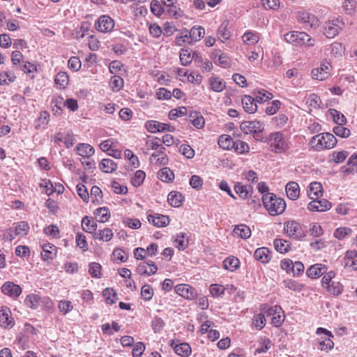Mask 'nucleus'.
<instances>
[{"mask_svg":"<svg viewBox=\"0 0 357 357\" xmlns=\"http://www.w3.org/2000/svg\"><path fill=\"white\" fill-rule=\"evenodd\" d=\"M264 206L271 215H277L282 213L286 208L285 201L277 197L273 193L267 192L261 197Z\"/></svg>","mask_w":357,"mask_h":357,"instance_id":"nucleus-1","label":"nucleus"},{"mask_svg":"<svg viewBox=\"0 0 357 357\" xmlns=\"http://www.w3.org/2000/svg\"><path fill=\"white\" fill-rule=\"evenodd\" d=\"M310 144L313 149L319 151L333 148L337 144V139L333 134L323 132L312 137Z\"/></svg>","mask_w":357,"mask_h":357,"instance_id":"nucleus-2","label":"nucleus"},{"mask_svg":"<svg viewBox=\"0 0 357 357\" xmlns=\"http://www.w3.org/2000/svg\"><path fill=\"white\" fill-rule=\"evenodd\" d=\"M284 40L295 46L310 47L315 45V40L305 32L289 31L284 35Z\"/></svg>","mask_w":357,"mask_h":357,"instance_id":"nucleus-3","label":"nucleus"},{"mask_svg":"<svg viewBox=\"0 0 357 357\" xmlns=\"http://www.w3.org/2000/svg\"><path fill=\"white\" fill-rule=\"evenodd\" d=\"M241 130L246 135H252L256 140H261V132L264 130V125L259 121H243L240 126Z\"/></svg>","mask_w":357,"mask_h":357,"instance_id":"nucleus-4","label":"nucleus"},{"mask_svg":"<svg viewBox=\"0 0 357 357\" xmlns=\"http://www.w3.org/2000/svg\"><path fill=\"white\" fill-rule=\"evenodd\" d=\"M269 143L275 153H282L289 149V143L281 132L271 133L269 136Z\"/></svg>","mask_w":357,"mask_h":357,"instance_id":"nucleus-5","label":"nucleus"},{"mask_svg":"<svg viewBox=\"0 0 357 357\" xmlns=\"http://www.w3.org/2000/svg\"><path fill=\"white\" fill-rule=\"evenodd\" d=\"M284 231L287 236L297 241L301 240L306 235L301 225L295 220L284 222Z\"/></svg>","mask_w":357,"mask_h":357,"instance_id":"nucleus-6","label":"nucleus"},{"mask_svg":"<svg viewBox=\"0 0 357 357\" xmlns=\"http://www.w3.org/2000/svg\"><path fill=\"white\" fill-rule=\"evenodd\" d=\"M345 26V23L342 17H338L335 20H329L325 23L324 34L328 38H335Z\"/></svg>","mask_w":357,"mask_h":357,"instance_id":"nucleus-7","label":"nucleus"},{"mask_svg":"<svg viewBox=\"0 0 357 357\" xmlns=\"http://www.w3.org/2000/svg\"><path fill=\"white\" fill-rule=\"evenodd\" d=\"M316 334H324L327 336V337L324 339L319 340V349L321 351H328L331 350L334 347V342L331 339V337H333V335L331 331H328L326 328L319 327L317 328Z\"/></svg>","mask_w":357,"mask_h":357,"instance_id":"nucleus-8","label":"nucleus"},{"mask_svg":"<svg viewBox=\"0 0 357 357\" xmlns=\"http://www.w3.org/2000/svg\"><path fill=\"white\" fill-rule=\"evenodd\" d=\"M15 325L14 319L9 307L1 306L0 308V326L3 329L9 330Z\"/></svg>","mask_w":357,"mask_h":357,"instance_id":"nucleus-9","label":"nucleus"},{"mask_svg":"<svg viewBox=\"0 0 357 357\" xmlns=\"http://www.w3.org/2000/svg\"><path fill=\"white\" fill-rule=\"evenodd\" d=\"M297 18L300 23L304 24L305 29L315 28L318 25L317 17L307 11H299Z\"/></svg>","mask_w":357,"mask_h":357,"instance_id":"nucleus-10","label":"nucleus"},{"mask_svg":"<svg viewBox=\"0 0 357 357\" xmlns=\"http://www.w3.org/2000/svg\"><path fill=\"white\" fill-rule=\"evenodd\" d=\"M96 29L102 33L111 31L114 27V20L108 15L100 16L95 24Z\"/></svg>","mask_w":357,"mask_h":357,"instance_id":"nucleus-11","label":"nucleus"},{"mask_svg":"<svg viewBox=\"0 0 357 357\" xmlns=\"http://www.w3.org/2000/svg\"><path fill=\"white\" fill-rule=\"evenodd\" d=\"M1 291L4 295L12 298H17L22 294V289L20 285L7 281L1 286Z\"/></svg>","mask_w":357,"mask_h":357,"instance_id":"nucleus-12","label":"nucleus"},{"mask_svg":"<svg viewBox=\"0 0 357 357\" xmlns=\"http://www.w3.org/2000/svg\"><path fill=\"white\" fill-rule=\"evenodd\" d=\"M145 127L149 132L152 133L164 131L172 132L174 130V126L157 121H148L146 122Z\"/></svg>","mask_w":357,"mask_h":357,"instance_id":"nucleus-13","label":"nucleus"},{"mask_svg":"<svg viewBox=\"0 0 357 357\" xmlns=\"http://www.w3.org/2000/svg\"><path fill=\"white\" fill-rule=\"evenodd\" d=\"M175 291L179 296L189 300H192L197 296L196 289L186 284L176 285L175 287Z\"/></svg>","mask_w":357,"mask_h":357,"instance_id":"nucleus-14","label":"nucleus"},{"mask_svg":"<svg viewBox=\"0 0 357 357\" xmlns=\"http://www.w3.org/2000/svg\"><path fill=\"white\" fill-rule=\"evenodd\" d=\"M331 208V204L326 199H312L308 204L307 208L310 211L323 212L329 210Z\"/></svg>","mask_w":357,"mask_h":357,"instance_id":"nucleus-15","label":"nucleus"},{"mask_svg":"<svg viewBox=\"0 0 357 357\" xmlns=\"http://www.w3.org/2000/svg\"><path fill=\"white\" fill-rule=\"evenodd\" d=\"M330 63L328 62H324L321 64V66L317 68H314L312 70V77L317 80H324L330 75Z\"/></svg>","mask_w":357,"mask_h":357,"instance_id":"nucleus-16","label":"nucleus"},{"mask_svg":"<svg viewBox=\"0 0 357 357\" xmlns=\"http://www.w3.org/2000/svg\"><path fill=\"white\" fill-rule=\"evenodd\" d=\"M158 271V266L152 261H144L140 263L137 267V273L141 275H151Z\"/></svg>","mask_w":357,"mask_h":357,"instance_id":"nucleus-17","label":"nucleus"},{"mask_svg":"<svg viewBox=\"0 0 357 357\" xmlns=\"http://www.w3.org/2000/svg\"><path fill=\"white\" fill-rule=\"evenodd\" d=\"M147 219L150 223L158 227H166L169 223V216L158 213L149 214Z\"/></svg>","mask_w":357,"mask_h":357,"instance_id":"nucleus-18","label":"nucleus"},{"mask_svg":"<svg viewBox=\"0 0 357 357\" xmlns=\"http://www.w3.org/2000/svg\"><path fill=\"white\" fill-rule=\"evenodd\" d=\"M327 271L328 268L326 265L315 264L307 269L306 275L310 278H318L326 273Z\"/></svg>","mask_w":357,"mask_h":357,"instance_id":"nucleus-19","label":"nucleus"},{"mask_svg":"<svg viewBox=\"0 0 357 357\" xmlns=\"http://www.w3.org/2000/svg\"><path fill=\"white\" fill-rule=\"evenodd\" d=\"M287 196L291 200H296L300 195V187L298 183L289 181L285 186Z\"/></svg>","mask_w":357,"mask_h":357,"instance_id":"nucleus-20","label":"nucleus"},{"mask_svg":"<svg viewBox=\"0 0 357 357\" xmlns=\"http://www.w3.org/2000/svg\"><path fill=\"white\" fill-rule=\"evenodd\" d=\"M255 99L249 95H245L241 100L244 110L249 114H254L257 109Z\"/></svg>","mask_w":357,"mask_h":357,"instance_id":"nucleus-21","label":"nucleus"},{"mask_svg":"<svg viewBox=\"0 0 357 357\" xmlns=\"http://www.w3.org/2000/svg\"><path fill=\"white\" fill-rule=\"evenodd\" d=\"M56 247L50 243H46L43 246L41 252V258L43 261H47L53 259L56 255Z\"/></svg>","mask_w":357,"mask_h":357,"instance_id":"nucleus-22","label":"nucleus"},{"mask_svg":"<svg viewBox=\"0 0 357 357\" xmlns=\"http://www.w3.org/2000/svg\"><path fill=\"white\" fill-rule=\"evenodd\" d=\"M254 257L255 259L264 264L268 263L272 257L271 251L265 247L257 248L255 251Z\"/></svg>","mask_w":357,"mask_h":357,"instance_id":"nucleus-23","label":"nucleus"},{"mask_svg":"<svg viewBox=\"0 0 357 357\" xmlns=\"http://www.w3.org/2000/svg\"><path fill=\"white\" fill-rule=\"evenodd\" d=\"M189 121L197 129H202L204 127L205 121L200 112L197 111H190L188 114Z\"/></svg>","mask_w":357,"mask_h":357,"instance_id":"nucleus-24","label":"nucleus"},{"mask_svg":"<svg viewBox=\"0 0 357 357\" xmlns=\"http://www.w3.org/2000/svg\"><path fill=\"white\" fill-rule=\"evenodd\" d=\"M323 187L319 182L311 183L308 187L307 195L311 199H317L322 196Z\"/></svg>","mask_w":357,"mask_h":357,"instance_id":"nucleus-25","label":"nucleus"},{"mask_svg":"<svg viewBox=\"0 0 357 357\" xmlns=\"http://www.w3.org/2000/svg\"><path fill=\"white\" fill-rule=\"evenodd\" d=\"M342 8L345 15L354 16L357 13V0H344Z\"/></svg>","mask_w":357,"mask_h":357,"instance_id":"nucleus-26","label":"nucleus"},{"mask_svg":"<svg viewBox=\"0 0 357 357\" xmlns=\"http://www.w3.org/2000/svg\"><path fill=\"white\" fill-rule=\"evenodd\" d=\"M205 33L204 29L201 26H193L189 31L188 38L190 40L188 43L192 44V43L197 42L203 38Z\"/></svg>","mask_w":357,"mask_h":357,"instance_id":"nucleus-27","label":"nucleus"},{"mask_svg":"<svg viewBox=\"0 0 357 357\" xmlns=\"http://www.w3.org/2000/svg\"><path fill=\"white\" fill-rule=\"evenodd\" d=\"M76 151L79 155L84 158H89L95 153V149L89 144L80 143L76 146Z\"/></svg>","mask_w":357,"mask_h":357,"instance_id":"nucleus-28","label":"nucleus"},{"mask_svg":"<svg viewBox=\"0 0 357 357\" xmlns=\"http://www.w3.org/2000/svg\"><path fill=\"white\" fill-rule=\"evenodd\" d=\"M117 164L109 158L102 159L99 164V168L105 173H112L117 169Z\"/></svg>","mask_w":357,"mask_h":357,"instance_id":"nucleus-29","label":"nucleus"},{"mask_svg":"<svg viewBox=\"0 0 357 357\" xmlns=\"http://www.w3.org/2000/svg\"><path fill=\"white\" fill-rule=\"evenodd\" d=\"M167 200L172 206L179 207L184 200V197L179 192L172 191L168 195Z\"/></svg>","mask_w":357,"mask_h":357,"instance_id":"nucleus-30","label":"nucleus"},{"mask_svg":"<svg viewBox=\"0 0 357 357\" xmlns=\"http://www.w3.org/2000/svg\"><path fill=\"white\" fill-rule=\"evenodd\" d=\"M325 289L330 295L338 296L344 291V286L340 282L333 281L325 287Z\"/></svg>","mask_w":357,"mask_h":357,"instance_id":"nucleus-31","label":"nucleus"},{"mask_svg":"<svg viewBox=\"0 0 357 357\" xmlns=\"http://www.w3.org/2000/svg\"><path fill=\"white\" fill-rule=\"evenodd\" d=\"M244 43L248 45H254L259 40V34L256 31H247L242 36Z\"/></svg>","mask_w":357,"mask_h":357,"instance_id":"nucleus-32","label":"nucleus"},{"mask_svg":"<svg viewBox=\"0 0 357 357\" xmlns=\"http://www.w3.org/2000/svg\"><path fill=\"white\" fill-rule=\"evenodd\" d=\"M253 95L255 96L254 98L255 99L256 102L259 103H263L273 98V94L263 89L255 90L253 92Z\"/></svg>","mask_w":357,"mask_h":357,"instance_id":"nucleus-33","label":"nucleus"},{"mask_svg":"<svg viewBox=\"0 0 357 357\" xmlns=\"http://www.w3.org/2000/svg\"><path fill=\"white\" fill-rule=\"evenodd\" d=\"M209 83L211 89L215 92H221L226 87L225 82L219 77H211L209 79Z\"/></svg>","mask_w":357,"mask_h":357,"instance_id":"nucleus-34","label":"nucleus"},{"mask_svg":"<svg viewBox=\"0 0 357 357\" xmlns=\"http://www.w3.org/2000/svg\"><path fill=\"white\" fill-rule=\"evenodd\" d=\"M218 145L222 149H230L234 146V141L233 138L228 135H222L218 139Z\"/></svg>","mask_w":357,"mask_h":357,"instance_id":"nucleus-35","label":"nucleus"},{"mask_svg":"<svg viewBox=\"0 0 357 357\" xmlns=\"http://www.w3.org/2000/svg\"><path fill=\"white\" fill-rule=\"evenodd\" d=\"M50 120V114L46 111H43L40 113L39 117L36 122V129L43 130L46 128Z\"/></svg>","mask_w":357,"mask_h":357,"instance_id":"nucleus-36","label":"nucleus"},{"mask_svg":"<svg viewBox=\"0 0 357 357\" xmlns=\"http://www.w3.org/2000/svg\"><path fill=\"white\" fill-rule=\"evenodd\" d=\"M97 220L100 222H105L110 218V212L108 208L101 207L94 211Z\"/></svg>","mask_w":357,"mask_h":357,"instance_id":"nucleus-37","label":"nucleus"},{"mask_svg":"<svg viewBox=\"0 0 357 357\" xmlns=\"http://www.w3.org/2000/svg\"><path fill=\"white\" fill-rule=\"evenodd\" d=\"M53 113L56 114H61L62 113V108L65 106V100L61 96H57L53 98L51 101Z\"/></svg>","mask_w":357,"mask_h":357,"instance_id":"nucleus-38","label":"nucleus"},{"mask_svg":"<svg viewBox=\"0 0 357 357\" xmlns=\"http://www.w3.org/2000/svg\"><path fill=\"white\" fill-rule=\"evenodd\" d=\"M240 266V261L235 257H229L223 261V266L226 270L234 271Z\"/></svg>","mask_w":357,"mask_h":357,"instance_id":"nucleus-39","label":"nucleus"},{"mask_svg":"<svg viewBox=\"0 0 357 357\" xmlns=\"http://www.w3.org/2000/svg\"><path fill=\"white\" fill-rule=\"evenodd\" d=\"M112 236L113 232L112 229L109 228H105L104 229L96 231L93 235L95 239H98L105 242L110 241Z\"/></svg>","mask_w":357,"mask_h":357,"instance_id":"nucleus-40","label":"nucleus"},{"mask_svg":"<svg viewBox=\"0 0 357 357\" xmlns=\"http://www.w3.org/2000/svg\"><path fill=\"white\" fill-rule=\"evenodd\" d=\"M40 299L38 295L29 294L26 296L24 303L28 307L35 310L38 308Z\"/></svg>","mask_w":357,"mask_h":357,"instance_id":"nucleus-41","label":"nucleus"},{"mask_svg":"<svg viewBox=\"0 0 357 357\" xmlns=\"http://www.w3.org/2000/svg\"><path fill=\"white\" fill-rule=\"evenodd\" d=\"M234 233L242 238L246 239L251 236V230L245 225H239L235 227Z\"/></svg>","mask_w":357,"mask_h":357,"instance_id":"nucleus-42","label":"nucleus"},{"mask_svg":"<svg viewBox=\"0 0 357 357\" xmlns=\"http://www.w3.org/2000/svg\"><path fill=\"white\" fill-rule=\"evenodd\" d=\"M275 250L280 253H285L290 250V243L282 238H276L273 241Z\"/></svg>","mask_w":357,"mask_h":357,"instance_id":"nucleus-43","label":"nucleus"},{"mask_svg":"<svg viewBox=\"0 0 357 357\" xmlns=\"http://www.w3.org/2000/svg\"><path fill=\"white\" fill-rule=\"evenodd\" d=\"M82 227L83 230L92 234L96 232L97 225L94 220L90 219L88 216H85L82 218Z\"/></svg>","mask_w":357,"mask_h":357,"instance_id":"nucleus-44","label":"nucleus"},{"mask_svg":"<svg viewBox=\"0 0 357 357\" xmlns=\"http://www.w3.org/2000/svg\"><path fill=\"white\" fill-rule=\"evenodd\" d=\"M234 189L241 198L246 199L249 193L252 190V187L250 185H243L238 183L235 185Z\"/></svg>","mask_w":357,"mask_h":357,"instance_id":"nucleus-45","label":"nucleus"},{"mask_svg":"<svg viewBox=\"0 0 357 357\" xmlns=\"http://www.w3.org/2000/svg\"><path fill=\"white\" fill-rule=\"evenodd\" d=\"M158 177L163 182H169L174 179V174L169 168L164 167L158 172Z\"/></svg>","mask_w":357,"mask_h":357,"instance_id":"nucleus-46","label":"nucleus"},{"mask_svg":"<svg viewBox=\"0 0 357 357\" xmlns=\"http://www.w3.org/2000/svg\"><path fill=\"white\" fill-rule=\"evenodd\" d=\"M174 349L175 352L181 356H188L192 351L190 344L186 342L176 344Z\"/></svg>","mask_w":357,"mask_h":357,"instance_id":"nucleus-47","label":"nucleus"},{"mask_svg":"<svg viewBox=\"0 0 357 357\" xmlns=\"http://www.w3.org/2000/svg\"><path fill=\"white\" fill-rule=\"evenodd\" d=\"M231 34L228 29V22H222L218 29V37L222 41H225L229 38Z\"/></svg>","mask_w":357,"mask_h":357,"instance_id":"nucleus-48","label":"nucleus"},{"mask_svg":"<svg viewBox=\"0 0 357 357\" xmlns=\"http://www.w3.org/2000/svg\"><path fill=\"white\" fill-rule=\"evenodd\" d=\"M123 83L124 82L121 77L114 75L110 79L109 86L113 91L118 92L123 88Z\"/></svg>","mask_w":357,"mask_h":357,"instance_id":"nucleus-49","label":"nucleus"},{"mask_svg":"<svg viewBox=\"0 0 357 357\" xmlns=\"http://www.w3.org/2000/svg\"><path fill=\"white\" fill-rule=\"evenodd\" d=\"M102 296L107 304H114L116 300V293L112 288H106L102 291Z\"/></svg>","mask_w":357,"mask_h":357,"instance_id":"nucleus-50","label":"nucleus"},{"mask_svg":"<svg viewBox=\"0 0 357 357\" xmlns=\"http://www.w3.org/2000/svg\"><path fill=\"white\" fill-rule=\"evenodd\" d=\"M266 319L264 313H258L254 315L252 319V325L257 329L261 330L266 325Z\"/></svg>","mask_w":357,"mask_h":357,"instance_id":"nucleus-51","label":"nucleus"},{"mask_svg":"<svg viewBox=\"0 0 357 357\" xmlns=\"http://www.w3.org/2000/svg\"><path fill=\"white\" fill-rule=\"evenodd\" d=\"M91 197L93 203L100 204L102 201V190L97 185H93L91 189Z\"/></svg>","mask_w":357,"mask_h":357,"instance_id":"nucleus-52","label":"nucleus"},{"mask_svg":"<svg viewBox=\"0 0 357 357\" xmlns=\"http://www.w3.org/2000/svg\"><path fill=\"white\" fill-rule=\"evenodd\" d=\"M329 112L333 117V121L337 125H345L347 122L346 117L340 112L335 109H329Z\"/></svg>","mask_w":357,"mask_h":357,"instance_id":"nucleus-53","label":"nucleus"},{"mask_svg":"<svg viewBox=\"0 0 357 357\" xmlns=\"http://www.w3.org/2000/svg\"><path fill=\"white\" fill-rule=\"evenodd\" d=\"M191 52L189 49H181L180 50L179 57L181 65L187 66L191 63Z\"/></svg>","mask_w":357,"mask_h":357,"instance_id":"nucleus-54","label":"nucleus"},{"mask_svg":"<svg viewBox=\"0 0 357 357\" xmlns=\"http://www.w3.org/2000/svg\"><path fill=\"white\" fill-rule=\"evenodd\" d=\"M68 75L66 72H59L56 74L54 82L61 89H65L68 84Z\"/></svg>","mask_w":357,"mask_h":357,"instance_id":"nucleus-55","label":"nucleus"},{"mask_svg":"<svg viewBox=\"0 0 357 357\" xmlns=\"http://www.w3.org/2000/svg\"><path fill=\"white\" fill-rule=\"evenodd\" d=\"M151 12L156 17H160L164 13V8L158 0H152L150 3Z\"/></svg>","mask_w":357,"mask_h":357,"instance_id":"nucleus-56","label":"nucleus"},{"mask_svg":"<svg viewBox=\"0 0 357 357\" xmlns=\"http://www.w3.org/2000/svg\"><path fill=\"white\" fill-rule=\"evenodd\" d=\"M261 311H262L264 313L266 314L267 316H274L277 313H282L284 314V312L280 306L275 305L272 307H268L267 305H264L260 308Z\"/></svg>","mask_w":357,"mask_h":357,"instance_id":"nucleus-57","label":"nucleus"},{"mask_svg":"<svg viewBox=\"0 0 357 357\" xmlns=\"http://www.w3.org/2000/svg\"><path fill=\"white\" fill-rule=\"evenodd\" d=\"M151 326L155 333H160L165 326V321L159 317H154L151 321Z\"/></svg>","mask_w":357,"mask_h":357,"instance_id":"nucleus-58","label":"nucleus"},{"mask_svg":"<svg viewBox=\"0 0 357 357\" xmlns=\"http://www.w3.org/2000/svg\"><path fill=\"white\" fill-rule=\"evenodd\" d=\"M176 247L179 250H184L188 245V241L185 233L178 234L174 240Z\"/></svg>","mask_w":357,"mask_h":357,"instance_id":"nucleus-59","label":"nucleus"},{"mask_svg":"<svg viewBox=\"0 0 357 357\" xmlns=\"http://www.w3.org/2000/svg\"><path fill=\"white\" fill-rule=\"evenodd\" d=\"M344 125H337L333 129V132L335 135L342 137L347 138L351 135V131L349 128L343 126Z\"/></svg>","mask_w":357,"mask_h":357,"instance_id":"nucleus-60","label":"nucleus"},{"mask_svg":"<svg viewBox=\"0 0 357 357\" xmlns=\"http://www.w3.org/2000/svg\"><path fill=\"white\" fill-rule=\"evenodd\" d=\"M351 232L352 230L349 227H339L335 230L333 236L338 240H342L346 236L351 235Z\"/></svg>","mask_w":357,"mask_h":357,"instance_id":"nucleus-61","label":"nucleus"},{"mask_svg":"<svg viewBox=\"0 0 357 357\" xmlns=\"http://www.w3.org/2000/svg\"><path fill=\"white\" fill-rule=\"evenodd\" d=\"M151 157L156 159V163L159 165H165L168 162V158L164 150L152 153Z\"/></svg>","mask_w":357,"mask_h":357,"instance_id":"nucleus-62","label":"nucleus"},{"mask_svg":"<svg viewBox=\"0 0 357 357\" xmlns=\"http://www.w3.org/2000/svg\"><path fill=\"white\" fill-rule=\"evenodd\" d=\"M235 151L239 154H243L248 153L250 150L249 145L241 140H236L234 142V146H233Z\"/></svg>","mask_w":357,"mask_h":357,"instance_id":"nucleus-63","label":"nucleus"},{"mask_svg":"<svg viewBox=\"0 0 357 357\" xmlns=\"http://www.w3.org/2000/svg\"><path fill=\"white\" fill-rule=\"evenodd\" d=\"M210 293L213 297H219L225 294V287L218 284H212L209 288Z\"/></svg>","mask_w":357,"mask_h":357,"instance_id":"nucleus-64","label":"nucleus"}]
</instances>
